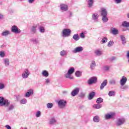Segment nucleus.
Here are the masks:
<instances>
[{
    "instance_id": "69168bd1",
    "label": "nucleus",
    "mask_w": 129,
    "mask_h": 129,
    "mask_svg": "<svg viewBox=\"0 0 129 129\" xmlns=\"http://www.w3.org/2000/svg\"><path fill=\"white\" fill-rule=\"evenodd\" d=\"M126 59H127L128 63H129V57H127Z\"/></svg>"
},
{
    "instance_id": "72a5a7b5",
    "label": "nucleus",
    "mask_w": 129,
    "mask_h": 129,
    "mask_svg": "<svg viewBox=\"0 0 129 129\" xmlns=\"http://www.w3.org/2000/svg\"><path fill=\"white\" fill-rule=\"evenodd\" d=\"M31 32L33 33V34H35V33L37 32V26H32L31 28Z\"/></svg>"
},
{
    "instance_id": "37998d69",
    "label": "nucleus",
    "mask_w": 129,
    "mask_h": 129,
    "mask_svg": "<svg viewBox=\"0 0 129 129\" xmlns=\"http://www.w3.org/2000/svg\"><path fill=\"white\" fill-rule=\"evenodd\" d=\"M41 111H37L35 114V116L36 117H40L41 116Z\"/></svg>"
},
{
    "instance_id": "7ed1b4c3",
    "label": "nucleus",
    "mask_w": 129,
    "mask_h": 129,
    "mask_svg": "<svg viewBox=\"0 0 129 129\" xmlns=\"http://www.w3.org/2000/svg\"><path fill=\"white\" fill-rule=\"evenodd\" d=\"M124 123H125V118L124 117L118 118L115 121L116 126H120V125H122Z\"/></svg>"
},
{
    "instance_id": "bb28decb",
    "label": "nucleus",
    "mask_w": 129,
    "mask_h": 129,
    "mask_svg": "<svg viewBox=\"0 0 129 129\" xmlns=\"http://www.w3.org/2000/svg\"><path fill=\"white\" fill-rule=\"evenodd\" d=\"M95 66H96V63H95V61H92L90 65V69L91 70H93Z\"/></svg>"
},
{
    "instance_id": "ddd939ff",
    "label": "nucleus",
    "mask_w": 129,
    "mask_h": 129,
    "mask_svg": "<svg viewBox=\"0 0 129 129\" xmlns=\"http://www.w3.org/2000/svg\"><path fill=\"white\" fill-rule=\"evenodd\" d=\"M80 90V89L79 88H76L71 93L72 96H76L79 93Z\"/></svg>"
},
{
    "instance_id": "79ce46f5",
    "label": "nucleus",
    "mask_w": 129,
    "mask_h": 129,
    "mask_svg": "<svg viewBox=\"0 0 129 129\" xmlns=\"http://www.w3.org/2000/svg\"><path fill=\"white\" fill-rule=\"evenodd\" d=\"M39 32L40 33H44L45 32V28L42 26L39 27Z\"/></svg>"
},
{
    "instance_id": "412c9836",
    "label": "nucleus",
    "mask_w": 129,
    "mask_h": 129,
    "mask_svg": "<svg viewBox=\"0 0 129 129\" xmlns=\"http://www.w3.org/2000/svg\"><path fill=\"white\" fill-rule=\"evenodd\" d=\"M107 85V81L106 80H105L101 84V86L100 87V89L102 90L105 86Z\"/></svg>"
},
{
    "instance_id": "680f3d73",
    "label": "nucleus",
    "mask_w": 129,
    "mask_h": 129,
    "mask_svg": "<svg viewBox=\"0 0 129 129\" xmlns=\"http://www.w3.org/2000/svg\"><path fill=\"white\" fill-rule=\"evenodd\" d=\"M4 18V15L2 14H0V20H2Z\"/></svg>"
},
{
    "instance_id": "f3484780",
    "label": "nucleus",
    "mask_w": 129,
    "mask_h": 129,
    "mask_svg": "<svg viewBox=\"0 0 129 129\" xmlns=\"http://www.w3.org/2000/svg\"><path fill=\"white\" fill-rule=\"evenodd\" d=\"M99 16L98 15V14L95 13L93 14L92 15V20H93L95 22H98V18Z\"/></svg>"
},
{
    "instance_id": "0eeeda50",
    "label": "nucleus",
    "mask_w": 129,
    "mask_h": 129,
    "mask_svg": "<svg viewBox=\"0 0 129 129\" xmlns=\"http://www.w3.org/2000/svg\"><path fill=\"white\" fill-rule=\"evenodd\" d=\"M30 71H29L28 69H26L22 74V78L24 79H26L29 77V75H30Z\"/></svg>"
},
{
    "instance_id": "3c124183",
    "label": "nucleus",
    "mask_w": 129,
    "mask_h": 129,
    "mask_svg": "<svg viewBox=\"0 0 129 129\" xmlns=\"http://www.w3.org/2000/svg\"><path fill=\"white\" fill-rule=\"evenodd\" d=\"M80 37L82 39H84V38H85V35H84V33L83 32H82L80 34Z\"/></svg>"
},
{
    "instance_id": "7c9ffc66",
    "label": "nucleus",
    "mask_w": 129,
    "mask_h": 129,
    "mask_svg": "<svg viewBox=\"0 0 129 129\" xmlns=\"http://www.w3.org/2000/svg\"><path fill=\"white\" fill-rule=\"evenodd\" d=\"M109 83L110 85H115L116 84V81L114 79H112L109 81Z\"/></svg>"
},
{
    "instance_id": "c756f323",
    "label": "nucleus",
    "mask_w": 129,
    "mask_h": 129,
    "mask_svg": "<svg viewBox=\"0 0 129 129\" xmlns=\"http://www.w3.org/2000/svg\"><path fill=\"white\" fill-rule=\"evenodd\" d=\"M94 95H95V92H91L89 94V97L88 98V99H89L90 100L92 99V98H93V97H94Z\"/></svg>"
},
{
    "instance_id": "f8f14e48",
    "label": "nucleus",
    "mask_w": 129,
    "mask_h": 129,
    "mask_svg": "<svg viewBox=\"0 0 129 129\" xmlns=\"http://www.w3.org/2000/svg\"><path fill=\"white\" fill-rule=\"evenodd\" d=\"M60 8L62 12H67V11H68V5L66 4H60Z\"/></svg>"
},
{
    "instance_id": "864d4df0",
    "label": "nucleus",
    "mask_w": 129,
    "mask_h": 129,
    "mask_svg": "<svg viewBox=\"0 0 129 129\" xmlns=\"http://www.w3.org/2000/svg\"><path fill=\"white\" fill-rule=\"evenodd\" d=\"M12 109H14V105H11L9 108V110H12Z\"/></svg>"
},
{
    "instance_id": "6e6d98bb",
    "label": "nucleus",
    "mask_w": 129,
    "mask_h": 129,
    "mask_svg": "<svg viewBox=\"0 0 129 129\" xmlns=\"http://www.w3.org/2000/svg\"><path fill=\"white\" fill-rule=\"evenodd\" d=\"M21 33V29L17 28V34H20Z\"/></svg>"
},
{
    "instance_id": "5fc2aeb1",
    "label": "nucleus",
    "mask_w": 129,
    "mask_h": 129,
    "mask_svg": "<svg viewBox=\"0 0 129 129\" xmlns=\"http://www.w3.org/2000/svg\"><path fill=\"white\" fill-rule=\"evenodd\" d=\"M5 127L7 128V129H12V127H11V126H10L9 125H6L5 126Z\"/></svg>"
},
{
    "instance_id": "49530a36",
    "label": "nucleus",
    "mask_w": 129,
    "mask_h": 129,
    "mask_svg": "<svg viewBox=\"0 0 129 129\" xmlns=\"http://www.w3.org/2000/svg\"><path fill=\"white\" fill-rule=\"evenodd\" d=\"M109 68H110V67H109L108 66H106L103 67V70L105 71H108V70H109Z\"/></svg>"
},
{
    "instance_id": "ea45409f",
    "label": "nucleus",
    "mask_w": 129,
    "mask_h": 129,
    "mask_svg": "<svg viewBox=\"0 0 129 129\" xmlns=\"http://www.w3.org/2000/svg\"><path fill=\"white\" fill-rule=\"evenodd\" d=\"M120 89L122 90H125V89H128V86L127 85H124V86H121L120 87Z\"/></svg>"
},
{
    "instance_id": "b1692460",
    "label": "nucleus",
    "mask_w": 129,
    "mask_h": 129,
    "mask_svg": "<svg viewBox=\"0 0 129 129\" xmlns=\"http://www.w3.org/2000/svg\"><path fill=\"white\" fill-rule=\"evenodd\" d=\"M41 74L44 77H48L49 76V73L46 70H44L41 72Z\"/></svg>"
},
{
    "instance_id": "a878e982",
    "label": "nucleus",
    "mask_w": 129,
    "mask_h": 129,
    "mask_svg": "<svg viewBox=\"0 0 129 129\" xmlns=\"http://www.w3.org/2000/svg\"><path fill=\"white\" fill-rule=\"evenodd\" d=\"M102 107V104H94L93 105V108H95L96 109H99V108H101Z\"/></svg>"
},
{
    "instance_id": "20e7f679",
    "label": "nucleus",
    "mask_w": 129,
    "mask_h": 129,
    "mask_svg": "<svg viewBox=\"0 0 129 129\" xmlns=\"http://www.w3.org/2000/svg\"><path fill=\"white\" fill-rule=\"evenodd\" d=\"M8 106L10 105L9 100L5 99L3 97H0V106Z\"/></svg>"
},
{
    "instance_id": "f03ea898",
    "label": "nucleus",
    "mask_w": 129,
    "mask_h": 129,
    "mask_svg": "<svg viewBox=\"0 0 129 129\" xmlns=\"http://www.w3.org/2000/svg\"><path fill=\"white\" fill-rule=\"evenodd\" d=\"M75 71V69L74 68H70L68 73L64 74V77L66 78H68L69 79H73V77L72 76V74L74 73Z\"/></svg>"
},
{
    "instance_id": "4c0bfd02",
    "label": "nucleus",
    "mask_w": 129,
    "mask_h": 129,
    "mask_svg": "<svg viewBox=\"0 0 129 129\" xmlns=\"http://www.w3.org/2000/svg\"><path fill=\"white\" fill-rule=\"evenodd\" d=\"M5 64L6 66H10V60L8 58H6L4 59Z\"/></svg>"
},
{
    "instance_id": "a19ab883",
    "label": "nucleus",
    "mask_w": 129,
    "mask_h": 129,
    "mask_svg": "<svg viewBox=\"0 0 129 129\" xmlns=\"http://www.w3.org/2000/svg\"><path fill=\"white\" fill-rule=\"evenodd\" d=\"M46 107L48 109L52 108L53 107V103H48L46 105Z\"/></svg>"
},
{
    "instance_id": "774afa93",
    "label": "nucleus",
    "mask_w": 129,
    "mask_h": 129,
    "mask_svg": "<svg viewBox=\"0 0 129 129\" xmlns=\"http://www.w3.org/2000/svg\"><path fill=\"white\" fill-rule=\"evenodd\" d=\"M82 107H83V106H81V107H80V108H82Z\"/></svg>"
},
{
    "instance_id": "338daca9",
    "label": "nucleus",
    "mask_w": 129,
    "mask_h": 129,
    "mask_svg": "<svg viewBox=\"0 0 129 129\" xmlns=\"http://www.w3.org/2000/svg\"><path fill=\"white\" fill-rule=\"evenodd\" d=\"M127 17L129 19V13L127 14Z\"/></svg>"
},
{
    "instance_id": "e433bc0d",
    "label": "nucleus",
    "mask_w": 129,
    "mask_h": 129,
    "mask_svg": "<svg viewBox=\"0 0 129 129\" xmlns=\"http://www.w3.org/2000/svg\"><path fill=\"white\" fill-rule=\"evenodd\" d=\"M102 102H103V99L102 98H99L96 100V103L98 104H100V103H102Z\"/></svg>"
},
{
    "instance_id": "0e129e2a",
    "label": "nucleus",
    "mask_w": 129,
    "mask_h": 129,
    "mask_svg": "<svg viewBox=\"0 0 129 129\" xmlns=\"http://www.w3.org/2000/svg\"><path fill=\"white\" fill-rule=\"evenodd\" d=\"M63 94H66V93H67V91H63Z\"/></svg>"
},
{
    "instance_id": "8fccbe9b",
    "label": "nucleus",
    "mask_w": 129,
    "mask_h": 129,
    "mask_svg": "<svg viewBox=\"0 0 129 129\" xmlns=\"http://www.w3.org/2000/svg\"><path fill=\"white\" fill-rule=\"evenodd\" d=\"M0 56L1 57H5V52L3 51H0Z\"/></svg>"
},
{
    "instance_id": "e2e57ef3",
    "label": "nucleus",
    "mask_w": 129,
    "mask_h": 129,
    "mask_svg": "<svg viewBox=\"0 0 129 129\" xmlns=\"http://www.w3.org/2000/svg\"><path fill=\"white\" fill-rule=\"evenodd\" d=\"M126 57L129 58V51H127L126 52Z\"/></svg>"
},
{
    "instance_id": "a211bd4d",
    "label": "nucleus",
    "mask_w": 129,
    "mask_h": 129,
    "mask_svg": "<svg viewBox=\"0 0 129 129\" xmlns=\"http://www.w3.org/2000/svg\"><path fill=\"white\" fill-rule=\"evenodd\" d=\"M30 42L33 43V44H34L35 45H37L40 43V41H39V39L38 38H32L30 39Z\"/></svg>"
},
{
    "instance_id": "f257e3e1",
    "label": "nucleus",
    "mask_w": 129,
    "mask_h": 129,
    "mask_svg": "<svg viewBox=\"0 0 129 129\" xmlns=\"http://www.w3.org/2000/svg\"><path fill=\"white\" fill-rule=\"evenodd\" d=\"M101 16L102 17V21L103 23H106L108 21V18H107V11L105 8H101Z\"/></svg>"
},
{
    "instance_id": "393cba45",
    "label": "nucleus",
    "mask_w": 129,
    "mask_h": 129,
    "mask_svg": "<svg viewBox=\"0 0 129 129\" xmlns=\"http://www.w3.org/2000/svg\"><path fill=\"white\" fill-rule=\"evenodd\" d=\"M94 53L96 56H101V55H102V52L99 49L95 50Z\"/></svg>"
},
{
    "instance_id": "1a4fd4ad",
    "label": "nucleus",
    "mask_w": 129,
    "mask_h": 129,
    "mask_svg": "<svg viewBox=\"0 0 129 129\" xmlns=\"http://www.w3.org/2000/svg\"><path fill=\"white\" fill-rule=\"evenodd\" d=\"M115 115V113L113 112H110L109 113H107L105 115V119H110L113 118V116Z\"/></svg>"
},
{
    "instance_id": "a18cd8bd",
    "label": "nucleus",
    "mask_w": 129,
    "mask_h": 129,
    "mask_svg": "<svg viewBox=\"0 0 129 129\" xmlns=\"http://www.w3.org/2000/svg\"><path fill=\"white\" fill-rule=\"evenodd\" d=\"M101 42H102V43H103V44H105V43H106V42H107V38L104 37L102 39Z\"/></svg>"
},
{
    "instance_id": "f704fd0d",
    "label": "nucleus",
    "mask_w": 129,
    "mask_h": 129,
    "mask_svg": "<svg viewBox=\"0 0 129 129\" xmlns=\"http://www.w3.org/2000/svg\"><path fill=\"white\" fill-rule=\"evenodd\" d=\"M11 31L13 33H17V26L14 25L12 27Z\"/></svg>"
},
{
    "instance_id": "cd10ccee",
    "label": "nucleus",
    "mask_w": 129,
    "mask_h": 129,
    "mask_svg": "<svg viewBox=\"0 0 129 129\" xmlns=\"http://www.w3.org/2000/svg\"><path fill=\"white\" fill-rule=\"evenodd\" d=\"M10 34H11V32H10L9 31L6 30V31L2 32V36H8V35H10Z\"/></svg>"
},
{
    "instance_id": "9d476101",
    "label": "nucleus",
    "mask_w": 129,
    "mask_h": 129,
    "mask_svg": "<svg viewBox=\"0 0 129 129\" xmlns=\"http://www.w3.org/2000/svg\"><path fill=\"white\" fill-rule=\"evenodd\" d=\"M97 80V78L96 77H93L88 81V84L89 85H91V84H93V83H95Z\"/></svg>"
},
{
    "instance_id": "c03bdc74",
    "label": "nucleus",
    "mask_w": 129,
    "mask_h": 129,
    "mask_svg": "<svg viewBox=\"0 0 129 129\" xmlns=\"http://www.w3.org/2000/svg\"><path fill=\"white\" fill-rule=\"evenodd\" d=\"M114 44V42L113 41H110L108 43L107 46L108 47H111Z\"/></svg>"
},
{
    "instance_id": "de8ad7c7",
    "label": "nucleus",
    "mask_w": 129,
    "mask_h": 129,
    "mask_svg": "<svg viewBox=\"0 0 129 129\" xmlns=\"http://www.w3.org/2000/svg\"><path fill=\"white\" fill-rule=\"evenodd\" d=\"M79 96V97L83 98L84 97V96H85V93L83 92H82L80 93Z\"/></svg>"
},
{
    "instance_id": "6e6552de",
    "label": "nucleus",
    "mask_w": 129,
    "mask_h": 129,
    "mask_svg": "<svg viewBox=\"0 0 129 129\" xmlns=\"http://www.w3.org/2000/svg\"><path fill=\"white\" fill-rule=\"evenodd\" d=\"M84 49L82 46H78L76 47L73 50H72L73 53H80L83 51Z\"/></svg>"
},
{
    "instance_id": "052dcab7",
    "label": "nucleus",
    "mask_w": 129,
    "mask_h": 129,
    "mask_svg": "<svg viewBox=\"0 0 129 129\" xmlns=\"http://www.w3.org/2000/svg\"><path fill=\"white\" fill-rule=\"evenodd\" d=\"M45 82L48 84L50 83V79H45Z\"/></svg>"
},
{
    "instance_id": "c85d7f7f",
    "label": "nucleus",
    "mask_w": 129,
    "mask_h": 129,
    "mask_svg": "<svg viewBox=\"0 0 129 129\" xmlns=\"http://www.w3.org/2000/svg\"><path fill=\"white\" fill-rule=\"evenodd\" d=\"M122 25L124 28H129V22H127V21L123 22Z\"/></svg>"
},
{
    "instance_id": "4d7b16f0",
    "label": "nucleus",
    "mask_w": 129,
    "mask_h": 129,
    "mask_svg": "<svg viewBox=\"0 0 129 129\" xmlns=\"http://www.w3.org/2000/svg\"><path fill=\"white\" fill-rule=\"evenodd\" d=\"M116 59V57L113 56L110 58L111 61H114V60Z\"/></svg>"
},
{
    "instance_id": "9b49d317",
    "label": "nucleus",
    "mask_w": 129,
    "mask_h": 129,
    "mask_svg": "<svg viewBox=\"0 0 129 129\" xmlns=\"http://www.w3.org/2000/svg\"><path fill=\"white\" fill-rule=\"evenodd\" d=\"M126 81H127V79L125 77L122 76L120 80V84L121 86L125 85V83H126Z\"/></svg>"
},
{
    "instance_id": "6ab92c4d",
    "label": "nucleus",
    "mask_w": 129,
    "mask_h": 129,
    "mask_svg": "<svg viewBox=\"0 0 129 129\" xmlns=\"http://www.w3.org/2000/svg\"><path fill=\"white\" fill-rule=\"evenodd\" d=\"M86 2L88 4V8H92L94 3V0H86Z\"/></svg>"
},
{
    "instance_id": "13d9d810",
    "label": "nucleus",
    "mask_w": 129,
    "mask_h": 129,
    "mask_svg": "<svg viewBox=\"0 0 129 129\" xmlns=\"http://www.w3.org/2000/svg\"><path fill=\"white\" fill-rule=\"evenodd\" d=\"M28 2L29 4H33L35 2V0H28Z\"/></svg>"
},
{
    "instance_id": "2f4dec72",
    "label": "nucleus",
    "mask_w": 129,
    "mask_h": 129,
    "mask_svg": "<svg viewBox=\"0 0 129 129\" xmlns=\"http://www.w3.org/2000/svg\"><path fill=\"white\" fill-rule=\"evenodd\" d=\"M99 116H95L93 117V121H94V122H99Z\"/></svg>"
},
{
    "instance_id": "4be33fe9",
    "label": "nucleus",
    "mask_w": 129,
    "mask_h": 129,
    "mask_svg": "<svg viewBox=\"0 0 129 129\" xmlns=\"http://www.w3.org/2000/svg\"><path fill=\"white\" fill-rule=\"evenodd\" d=\"M120 38L121 41H122V45H125L126 44V39L123 35H120Z\"/></svg>"
},
{
    "instance_id": "aec40b11",
    "label": "nucleus",
    "mask_w": 129,
    "mask_h": 129,
    "mask_svg": "<svg viewBox=\"0 0 129 129\" xmlns=\"http://www.w3.org/2000/svg\"><path fill=\"white\" fill-rule=\"evenodd\" d=\"M68 54V52L64 49L60 51L59 52V55L61 56V57H65V56H67V54Z\"/></svg>"
},
{
    "instance_id": "4468645a",
    "label": "nucleus",
    "mask_w": 129,
    "mask_h": 129,
    "mask_svg": "<svg viewBox=\"0 0 129 129\" xmlns=\"http://www.w3.org/2000/svg\"><path fill=\"white\" fill-rule=\"evenodd\" d=\"M33 94H34V90L33 89H30L26 93L25 96V97H30V96L33 95Z\"/></svg>"
},
{
    "instance_id": "5701e85b",
    "label": "nucleus",
    "mask_w": 129,
    "mask_h": 129,
    "mask_svg": "<svg viewBox=\"0 0 129 129\" xmlns=\"http://www.w3.org/2000/svg\"><path fill=\"white\" fill-rule=\"evenodd\" d=\"M73 39H74L75 41H79L80 37H79V35H78V34H76L73 35Z\"/></svg>"
},
{
    "instance_id": "603ef678",
    "label": "nucleus",
    "mask_w": 129,
    "mask_h": 129,
    "mask_svg": "<svg viewBox=\"0 0 129 129\" xmlns=\"http://www.w3.org/2000/svg\"><path fill=\"white\" fill-rule=\"evenodd\" d=\"M114 3L115 4H120V3H121V0H114Z\"/></svg>"
},
{
    "instance_id": "473e14b6",
    "label": "nucleus",
    "mask_w": 129,
    "mask_h": 129,
    "mask_svg": "<svg viewBox=\"0 0 129 129\" xmlns=\"http://www.w3.org/2000/svg\"><path fill=\"white\" fill-rule=\"evenodd\" d=\"M75 75L77 77H80L82 75V73L79 71H76Z\"/></svg>"
},
{
    "instance_id": "39448f33",
    "label": "nucleus",
    "mask_w": 129,
    "mask_h": 129,
    "mask_svg": "<svg viewBox=\"0 0 129 129\" xmlns=\"http://www.w3.org/2000/svg\"><path fill=\"white\" fill-rule=\"evenodd\" d=\"M61 34L62 37H69L71 34V30L68 28L64 29L62 30Z\"/></svg>"
},
{
    "instance_id": "bf43d9fd",
    "label": "nucleus",
    "mask_w": 129,
    "mask_h": 129,
    "mask_svg": "<svg viewBox=\"0 0 129 129\" xmlns=\"http://www.w3.org/2000/svg\"><path fill=\"white\" fill-rule=\"evenodd\" d=\"M68 13L69 14V17L71 18V17H72L73 13L71 11H69Z\"/></svg>"
},
{
    "instance_id": "dca6fc26",
    "label": "nucleus",
    "mask_w": 129,
    "mask_h": 129,
    "mask_svg": "<svg viewBox=\"0 0 129 129\" xmlns=\"http://www.w3.org/2000/svg\"><path fill=\"white\" fill-rule=\"evenodd\" d=\"M110 31L112 35H117L118 34V30L113 27L110 28Z\"/></svg>"
},
{
    "instance_id": "c9c22d12",
    "label": "nucleus",
    "mask_w": 129,
    "mask_h": 129,
    "mask_svg": "<svg viewBox=\"0 0 129 129\" xmlns=\"http://www.w3.org/2000/svg\"><path fill=\"white\" fill-rule=\"evenodd\" d=\"M27 100L26 99L24 98L20 101V104H26Z\"/></svg>"
},
{
    "instance_id": "09e8293b",
    "label": "nucleus",
    "mask_w": 129,
    "mask_h": 129,
    "mask_svg": "<svg viewBox=\"0 0 129 129\" xmlns=\"http://www.w3.org/2000/svg\"><path fill=\"white\" fill-rule=\"evenodd\" d=\"M4 88H5V84L3 83L0 82V90H1V89H4Z\"/></svg>"
},
{
    "instance_id": "423d86ee",
    "label": "nucleus",
    "mask_w": 129,
    "mask_h": 129,
    "mask_svg": "<svg viewBox=\"0 0 129 129\" xmlns=\"http://www.w3.org/2000/svg\"><path fill=\"white\" fill-rule=\"evenodd\" d=\"M57 104L59 108H65L67 102L64 100H60L57 102Z\"/></svg>"
},
{
    "instance_id": "2eb2a0df",
    "label": "nucleus",
    "mask_w": 129,
    "mask_h": 129,
    "mask_svg": "<svg viewBox=\"0 0 129 129\" xmlns=\"http://www.w3.org/2000/svg\"><path fill=\"white\" fill-rule=\"evenodd\" d=\"M49 124H51L52 125L56 124V123H57V120L54 117H51L49 119Z\"/></svg>"
},
{
    "instance_id": "58836bf2",
    "label": "nucleus",
    "mask_w": 129,
    "mask_h": 129,
    "mask_svg": "<svg viewBox=\"0 0 129 129\" xmlns=\"http://www.w3.org/2000/svg\"><path fill=\"white\" fill-rule=\"evenodd\" d=\"M108 94L109 96H114V95H115V92L113 91H110Z\"/></svg>"
}]
</instances>
